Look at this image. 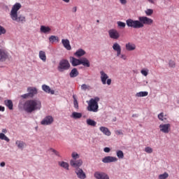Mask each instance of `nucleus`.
Segmentation results:
<instances>
[{"instance_id": "nucleus-17", "label": "nucleus", "mask_w": 179, "mask_h": 179, "mask_svg": "<svg viewBox=\"0 0 179 179\" xmlns=\"http://www.w3.org/2000/svg\"><path fill=\"white\" fill-rule=\"evenodd\" d=\"M40 31L41 33H43V34H50V33H51V28L50 27L41 25Z\"/></svg>"}, {"instance_id": "nucleus-38", "label": "nucleus", "mask_w": 179, "mask_h": 179, "mask_svg": "<svg viewBox=\"0 0 179 179\" xmlns=\"http://www.w3.org/2000/svg\"><path fill=\"white\" fill-rule=\"evenodd\" d=\"M158 119L160 121H164L165 120H167V118L164 117V113H161L158 115Z\"/></svg>"}, {"instance_id": "nucleus-45", "label": "nucleus", "mask_w": 179, "mask_h": 179, "mask_svg": "<svg viewBox=\"0 0 179 179\" xmlns=\"http://www.w3.org/2000/svg\"><path fill=\"white\" fill-rule=\"evenodd\" d=\"M169 65L171 68H176V62L170 60L169 62Z\"/></svg>"}, {"instance_id": "nucleus-7", "label": "nucleus", "mask_w": 179, "mask_h": 179, "mask_svg": "<svg viewBox=\"0 0 179 179\" xmlns=\"http://www.w3.org/2000/svg\"><path fill=\"white\" fill-rule=\"evenodd\" d=\"M108 35L109 37L113 40H118V38L120 37V32H118V31H117L115 29H110L108 31Z\"/></svg>"}, {"instance_id": "nucleus-32", "label": "nucleus", "mask_w": 179, "mask_h": 179, "mask_svg": "<svg viewBox=\"0 0 179 179\" xmlns=\"http://www.w3.org/2000/svg\"><path fill=\"white\" fill-rule=\"evenodd\" d=\"M87 124L90 127H96V125H97V122L92 119H87Z\"/></svg>"}, {"instance_id": "nucleus-13", "label": "nucleus", "mask_w": 179, "mask_h": 179, "mask_svg": "<svg viewBox=\"0 0 179 179\" xmlns=\"http://www.w3.org/2000/svg\"><path fill=\"white\" fill-rule=\"evenodd\" d=\"M76 173L77 175V177L80 179H85L86 178V173L83 171V169L80 168H77L76 169Z\"/></svg>"}, {"instance_id": "nucleus-22", "label": "nucleus", "mask_w": 179, "mask_h": 179, "mask_svg": "<svg viewBox=\"0 0 179 179\" xmlns=\"http://www.w3.org/2000/svg\"><path fill=\"white\" fill-rule=\"evenodd\" d=\"M99 131H101V132H103L104 135H106V136H111V131H110L108 128H107L106 127H101L99 128Z\"/></svg>"}, {"instance_id": "nucleus-53", "label": "nucleus", "mask_w": 179, "mask_h": 179, "mask_svg": "<svg viewBox=\"0 0 179 179\" xmlns=\"http://www.w3.org/2000/svg\"><path fill=\"white\" fill-rule=\"evenodd\" d=\"M78 10V8L76 6L73 8V12L76 13V12Z\"/></svg>"}, {"instance_id": "nucleus-52", "label": "nucleus", "mask_w": 179, "mask_h": 179, "mask_svg": "<svg viewBox=\"0 0 179 179\" xmlns=\"http://www.w3.org/2000/svg\"><path fill=\"white\" fill-rule=\"evenodd\" d=\"M120 58H122V59H124L125 61L127 59V56L125 55H121Z\"/></svg>"}, {"instance_id": "nucleus-16", "label": "nucleus", "mask_w": 179, "mask_h": 179, "mask_svg": "<svg viewBox=\"0 0 179 179\" xmlns=\"http://www.w3.org/2000/svg\"><path fill=\"white\" fill-rule=\"evenodd\" d=\"M70 62L72 65V66H78V65H80L81 64V59H76L73 57H70Z\"/></svg>"}, {"instance_id": "nucleus-48", "label": "nucleus", "mask_w": 179, "mask_h": 179, "mask_svg": "<svg viewBox=\"0 0 179 179\" xmlns=\"http://www.w3.org/2000/svg\"><path fill=\"white\" fill-rule=\"evenodd\" d=\"M21 97L22 99H27L28 97H30V94H29V93L24 94L22 95Z\"/></svg>"}, {"instance_id": "nucleus-40", "label": "nucleus", "mask_w": 179, "mask_h": 179, "mask_svg": "<svg viewBox=\"0 0 179 179\" xmlns=\"http://www.w3.org/2000/svg\"><path fill=\"white\" fill-rule=\"evenodd\" d=\"M71 157L73 158V160H76L77 159H79V154L78 152H72Z\"/></svg>"}, {"instance_id": "nucleus-36", "label": "nucleus", "mask_w": 179, "mask_h": 179, "mask_svg": "<svg viewBox=\"0 0 179 179\" xmlns=\"http://www.w3.org/2000/svg\"><path fill=\"white\" fill-rule=\"evenodd\" d=\"M158 178H159V179H166V178H169V173H167L165 172V173H163V174H160V175H159Z\"/></svg>"}, {"instance_id": "nucleus-6", "label": "nucleus", "mask_w": 179, "mask_h": 179, "mask_svg": "<svg viewBox=\"0 0 179 179\" xmlns=\"http://www.w3.org/2000/svg\"><path fill=\"white\" fill-rule=\"evenodd\" d=\"M101 80L103 85H107L110 86L111 85V78H108V75L106 73L103 71H100Z\"/></svg>"}, {"instance_id": "nucleus-29", "label": "nucleus", "mask_w": 179, "mask_h": 179, "mask_svg": "<svg viewBox=\"0 0 179 179\" xmlns=\"http://www.w3.org/2000/svg\"><path fill=\"white\" fill-rule=\"evenodd\" d=\"M71 117L74 118V120L82 118V113L78 112H73L71 115Z\"/></svg>"}, {"instance_id": "nucleus-20", "label": "nucleus", "mask_w": 179, "mask_h": 179, "mask_svg": "<svg viewBox=\"0 0 179 179\" xmlns=\"http://www.w3.org/2000/svg\"><path fill=\"white\" fill-rule=\"evenodd\" d=\"M8 59V54L0 49V62H5Z\"/></svg>"}, {"instance_id": "nucleus-15", "label": "nucleus", "mask_w": 179, "mask_h": 179, "mask_svg": "<svg viewBox=\"0 0 179 179\" xmlns=\"http://www.w3.org/2000/svg\"><path fill=\"white\" fill-rule=\"evenodd\" d=\"M62 44L63 45L64 48H66V50H68V51H71V50H72V47H71V43L69 42V40L62 39Z\"/></svg>"}, {"instance_id": "nucleus-55", "label": "nucleus", "mask_w": 179, "mask_h": 179, "mask_svg": "<svg viewBox=\"0 0 179 179\" xmlns=\"http://www.w3.org/2000/svg\"><path fill=\"white\" fill-rule=\"evenodd\" d=\"M0 111H5V107L0 106Z\"/></svg>"}, {"instance_id": "nucleus-2", "label": "nucleus", "mask_w": 179, "mask_h": 179, "mask_svg": "<svg viewBox=\"0 0 179 179\" xmlns=\"http://www.w3.org/2000/svg\"><path fill=\"white\" fill-rule=\"evenodd\" d=\"M24 110L26 113H29L41 110V101L37 99L27 100L24 103Z\"/></svg>"}, {"instance_id": "nucleus-30", "label": "nucleus", "mask_w": 179, "mask_h": 179, "mask_svg": "<svg viewBox=\"0 0 179 179\" xmlns=\"http://www.w3.org/2000/svg\"><path fill=\"white\" fill-rule=\"evenodd\" d=\"M4 103L6 107L9 108V110H13V103L11 100H6Z\"/></svg>"}, {"instance_id": "nucleus-11", "label": "nucleus", "mask_w": 179, "mask_h": 179, "mask_svg": "<svg viewBox=\"0 0 179 179\" xmlns=\"http://www.w3.org/2000/svg\"><path fill=\"white\" fill-rule=\"evenodd\" d=\"M94 176L96 179H110V177L107 173L100 171H96L94 173Z\"/></svg>"}, {"instance_id": "nucleus-35", "label": "nucleus", "mask_w": 179, "mask_h": 179, "mask_svg": "<svg viewBox=\"0 0 179 179\" xmlns=\"http://www.w3.org/2000/svg\"><path fill=\"white\" fill-rule=\"evenodd\" d=\"M116 155L117 156L118 159H122L124 157V152L122 150H117Z\"/></svg>"}, {"instance_id": "nucleus-37", "label": "nucleus", "mask_w": 179, "mask_h": 179, "mask_svg": "<svg viewBox=\"0 0 179 179\" xmlns=\"http://www.w3.org/2000/svg\"><path fill=\"white\" fill-rule=\"evenodd\" d=\"M81 90H84V91L90 90V86L86 84H83L81 85Z\"/></svg>"}, {"instance_id": "nucleus-47", "label": "nucleus", "mask_w": 179, "mask_h": 179, "mask_svg": "<svg viewBox=\"0 0 179 179\" xmlns=\"http://www.w3.org/2000/svg\"><path fill=\"white\" fill-rule=\"evenodd\" d=\"M50 150L55 153V155L56 156H57L58 157H61V155H59V152L57 151L56 150L53 149V148H50Z\"/></svg>"}, {"instance_id": "nucleus-58", "label": "nucleus", "mask_w": 179, "mask_h": 179, "mask_svg": "<svg viewBox=\"0 0 179 179\" xmlns=\"http://www.w3.org/2000/svg\"><path fill=\"white\" fill-rule=\"evenodd\" d=\"M63 2H66V3H69V2L71 1V0H62Z\"/></svg>"}, {"instance_id": "nucleus-25", "label": "nucleus", "mask_w": 179, "mask_h": 179, "mask_svg": "<svg viewBox=\"0 0 179 179\" xmlns=\"http://www.w3.org/2000/svg\"><path fill=\"white\" fill-rule=\"evenodd\" d=\"M70 78H76V76H79V71H78V69L74 68L71 70L69 73Z\"/></svg>"}, {"instance_id": "nucleus-23", "label": "nucleus", "mask_w": 179, "mask_h": 179, "mask_svg": "<svg viewBox=\"0 0 179 179\" xmlns=\"http://www.w3.org/2000/svg\"><path fill=\"white\" fill-rule=\"evenodd\" d=\"M80 65H83V66H86L87 68H90V62L86 57H83L81 59Z\"/></svg>"}, {"instance_id": "nucleus-1", "label": "nucleus", "mask_w": 179, "mask_h": 179, "mask_svg": "<svg viewBox=\"0 0 179 179\" xmlns=\"http://www.w3.org/2000/svg\"><path fill=\"white\" fill-rule=\"evenodd\" d=\"M126 24L128 27H132L133 29H142V27H145V24L152 26L153 24V20L148 17L141 16L138 17V20L128 19L126 20Z\"/></svg>"}, {"instance_id": "nucleus-14", "label": "nucleus", "mask_w": 179, "mask_h": 179, "mask_svg": "<svg viewBox=\"0 0 179 179\" xmlns=\"http://www.w3.org/2000/svg\"><path fill=\"white\" fill-rule=\"evenodd\" d=\"M125 48L127 51H135L136 50V45L132 42H129L126 43Z\"/></svg>"}, {"instance_id": "nucleus-27", "label": "nucleus", "mask_w": 179, "mask_h": 179, "mask_svg": "<svg viewBox=\"0 0 179 179\" xmlns=\"http://www.w3.org/2000/svg\"><path fill=\"white\" fill-rule=\"evenodd\" d=\"M85 54H86V52L85 50H83V49H79L74 53V55L79 58L80 57H83Z\"/></svg>"}, {"instance_id": "nucleus-60", "label": "nucleus", "mask_w": 179, "mask_h": 179, "mask_svg": "<svg viewBox=\"0 0 179 179\" xmlns=\"http://www.w3.org/2000/svg\"><path fill=\"white\" fill-rule=\"evenodd\" d=\"M95 1H100V0H95Z\"/></svg>"}, {"instance_id": "nucleus-51", "label": "nucleus", "mask_w": 179, "mask_h": 179, "mask_svg": "<svg viewBox=\"0 0 179 179\" xmlns=\"http://www.w3.org/2000/svg\"><path fill=\"white\" fill-rule=\"evenodd\" d=\"M120 3L122 5H126L127 4V0H119Z\"/></svg>"}, {"instance_id": "nucleus-24", "label": "nucleus", "mask_w": 179, "mask_h": 179, "mask_svg": "<svg viewBox=\"0 0 179 179\" xmlns=\"http://www.w3.org/2000/svg\"><path fill=\"white\" fill-rule=\"evenodd\" d=\"M39 58L41 59V61H43V62H45L47 61V55H45V52L40 50Z\"/></svg>"}, {"instance_id": "nucleus-33", "label": "nucleus", "mask_w": 179, "mask_h": 179, "mask_svg": "<svg viewBox=\"0 0 179 179\" xmlns=\"http://www.w3.org/2000/svg\"><path fill=\"white\" fill-rule=\"evenodd\" d=\"M49 41L50 43H55V41H59V38H58V36H55L54 35H52L49 37Z\"/></svg>"}, {"instance_id": "nucleus-56", "label": "nucleus", "mask_w": 179, "mask_h": 179, "mask_svg": "<svg viewBox=\"0 0 179 179\" xmlns=\"http://www.w3.org/2000/svg\"><path fill=\"white\" fill-rule=\"evenodd\" d=\"M0 166L1 167H5V162H1Z\"/></svg>"}, {"instance_id": "nucleus-57", "label": "nucleus", "mask_w": 179, "mask_h": 179, "mask_svg": "<svg viewBox=\"0 0 179 179\" xmlns=\"http://www.w3.org/2000/svg\"><path fill=\"white\" fill-rule=\"evenodd\" d=\"M2 132H3V134H6L8 132V131L6 130V129H3Z\"/></svg>"}, {"instance_id": "nucleus-46", "label": "nucleus", "mask_w": 179, "mask_h": 179, "mask_svg": "<svg viewBox=\"0 0 179 179\" xmlns=\"http://www.w3.org/2000/svg\"><path fill=\"white\" fill-rule=\"evenodd\" d=\"M141 73H142L143 75V76H148V73H149V70H145V69H142L141 71Z\"/></svg>"}, {"instance_id": "nucleus-12", "label": "nucleus", "mask_w": 179, "mask_h": 179, "mask_svg": "<svg viewBox=\"0 0 179 179\" xmlns=\"http://www.w3.org/2000/svg\"><path fill=\"white\" fill-rule=\"evenodd\" d=\"M103 163H115L118 162V159L115 157L107 156L102 159Z\"/></svg>"}, {"instance_id": "nucleus-49", "label": "nucleus", "mask_w": 179, "mask_h": 179, "mask_svg": "<svg viewBox=\"0 0 179 179\" xmlns=\"http://www.w3.org/2000/svg\"><path fill=\"white\" fill-rule=\"evenodd\" d=\"M116 135H124V133H122V130H117L115 131Z\"/></svg>"}, {"instance_id": "nucleus-50", "label": "nucleus", "mask_w": 179, "mask_h": 179, "mask_svg": "<svg viewBox=\"0 0 179 179\" xmlns=\"http://www.w3.org/2000/svg\"><path fill=\"white\" fill-rule=\"evenodd\" d=\"M103 151L105 152V153H109V152H110V148L106 147V148L103 149Z\"/></svg>"}, {"instance_id": "nucleus-9", "label": "nucleus", "mask_w": 179, "mask_h": 179, "mask_svg": "<svg viewBox=\"0 0 179 179\" xmlns=\"http://www.w3.org/2000/svg\"><path fill=\"white\" fill-rule=\"evenodd\" d=\"M54 122V117L51 115H48L41 122V125H51Z\"/></svg>"}, {"instance_id": "nucleus-44", "label": "nucleus", "mask_w": 179, "mask_h": 179, "mask_svg": "<svg viewBox=\"0 0 179 179\" xmlns=\"http://www.w3.org/2000/svg\"><path fill=\"white\" fill-rule=\"evenodd\" d=\"M6 33V29L3 28V27L0 25V36H2V34H5Z\"/></svg>"}, {"instance_id": "nucleus-39", "label": "nucleus", "mask_w": 179, "mask_h": 179, "mask_svg": "<svg viewBox=\"0 0 179 179\" xmlns=\"http://www.w3.org/2000/svg\"><path fill=\"white\" fill-rule=\"evenodd\" d=\"M73 104H74L75 108H79L78 100L76 99V97H75V95L73 96Z\"/></svg>"}, {"instance_id": "nucleus-34", "label": "nucleus", "mask_w": 179, "mask_h": 179, "mask_svg": "<svg viewBox=\"0 0 179 179\" xmlns=\"http://www.w3.org/2000/svg\"><path fill=\"white\" fill-rule=\"evenodd\" d=\"M0 139L1 141H6V142H9L10 139L6 136L3 133H0Z\"/></svg>"}, {"instance_id": "nucleus-31", "label": "nucleus", "mask_w": 179, "mask_h": 179, "mask_svg": "<svg viewBox=\"0 0 179 179\" xmlns=\"http://www.w3.org/2000/svg\"><path fill=\"white\" fill-rule=\"evenodd\" d=\"M149 94L148 92H140L136 94V97H146Z\"/></svg>"}, {"instance_id": "nucleus-10", "label": "nucleus", "mask_w": 179, "mask_h": 179, "mask_svg": "<svg viewBox=\"0 0 179 179\" xmlns=\"http://www.w3.org/2000/svg\"><path fill=\"white\" fill-rule=\"evenodd\" d=\"M70 164L71 167H74V169H79L82 164H83V161L82 159H78V160H75V159H71L70 161Z\"/></svg>"}, {"instance_id": "nucleus-4", "label": "nucleus", "mask_w": 179, "mask_h": 179, "mask_svg": "<svg viewBox=\"0 0 179 179\" xmlns=\"http://www.w3.org/2000/svg\"><path fill=\"white\" fill-rule=\"evenodd\" d=\"M100 101V98L96 96L94 99H91L88 102L87 110L92 113H97L99 111V102Z\"/></svg>"}, {"instance_id": "nucleus-3", "label": "nucleus", "mask_w": 179, "mask_h": 179, "mask_svg": "<svg viewBox=\"0 0 179 179\" xmlns=\"http://www.w3.org/2000/svg\"><path fill=\"white\" fill-rule=\"evenodd\" d=\"M21 8H22V4H20V3H15L13 6L11 11L10 13V16L12 20H15L18 23L26 22V17L24 16L20 15L19 17H17V11Z\"/></svg>"}, {"instance_id": "nucleus-42", "label": "nucleus", "mask_w": 179, "mask_h": 179, "mask_svg": "<svg viewBox=\"0 0 179 179\" xmlns=\"http://www.w3.org/2000/svg\"><path fill=\"white\" fill-rule=\"evenodd\" d=\"M145 152L146 153H149V154L153 153V149L152 148H150V147H146L145 148Z\"/></svg>"}, {"instance_id": "nucleus-19", "label": "nucleus", "mask_w": 179, "mask_h": 179, "mask_svg": "<svg viewBox=\"0 0 179 179\" xmlns=\"http://www.w3.org/2000/svg\"><path fill=\"white\" fill-rule=\"evenodd\" d=\"M42 90H43V92H45V93H48L50 94H54L55 93V91H54V90H51L50 86L47 85H43Z\"/></svg>"}, {"instance_id": "nucleus-59", "label": "nucleus", "mask_w": 179, "mask_h": 179, "mask_svg": "<svg viewBox=\"0 0 179 179\" xmlns=\"http://www.w3.org/2000/svg\"><path fill=\"white\" fill-rule=\"evenodd\" d=\"M96 22H97V23H99V22H100V20H97Z\"/></svg>"}, {"instance_id": "nucleus-18", "label": "nucleus", "mask_w": 179, "mask_h": 179, "mask_svg": "<svg viewBox=\"0 0 179 179\" xmlns=\"http://www.w3.org/2000/svg\"><path fill=\"white\" fill-rule=\"evenodd\" d=\"M113 49L114 51H116L117 57H120V55H121V45H120V44L115 43L113 45Z\"/></svg>"}, {"instance_id": "nucleus-21", "label": "nucleus", "mask_w": 179, "mask_h": 179, "mask_svg": "<svg viewBox=\"0 0 179 179\" xmlns=\"http://www.w3.org/2000/svg\"><path fill=\"white\" fill-rule=\"evenodd\" d=\"M27 92H29L30 97H33L34 94H37V88L29 87L27 88Z\"/></svg>"}, {"instance_id": "nucleus-28", "label": "nucleus", "mask_w": 179, "mask_h": 179, "mask_svg": "<svg viewBox=\"0 0 179 179\" xmlns=\"http://www.w3.org/2000/svg\"><path fill=\"white\" fill-rule=\"evenodd\" d=\"M58 164L60 166V167L65 169V170H69V164H68V162H65L64 161L59 162Z\"/></svg>"}, {"instance_id": "nucleus-8", "label": "nucleus", "mask_w": 179, "mask_h": 179, "mask_svg": "<svg viewBox=\"0 0 179 179\" xmlns=\"http://www.w3.org/2000/svg\"><path fill=\"white\" fill-rule=\"evenodd\" d=\"M159 130L163 134H169L171 131V124H162L159 125Z\"/></svg>"}, {"instance_id": "nucleus-41", "label": "nucleus", "mask_w": 179, "mask_h": 179, "mask_svg": "<svg viewBox=\"0 0 179 179\" xmlns=\"http://www.w3.org/2000/svg\"><path fill=\"white\" fill-rule=\"evenodd\" d=\"M117 26H118V27H122V29H124L125 27V26H127V24H125V22L118 21L117 22Z\"/></svg>"}, {"instance_id": "nucleus-5", "label": "nucleus", "mask_w": 179, "mask_h": 179, "mask_svg": "<svg viewBox=\"0 0 179 179\" xmlns=\"http://www.w3.org/2000/svg\"><path fill=\"white\" fill-rule=\"evenodd\" d=\"M71 68V64L66 59H62L59 62L57 67L59 72H64V71H68Z\"/></svg>"}, {"instance_id": "nucleus-26", "label": "nucleus", "mask_w": 179, "mask_h": 179, "mask_svg": "<svg viewBox=\"0 0 179 179\" xmlns=\"http://www.w3.org/2000/svg\"><path fill=\"white\" fill-rule=\"evenodd\" d=\"M15 145H17L18 149H22V150H23V149L26 148V143L21 141H17L15 142Z\"/></svg>"}, {"instance_id": "nucleus-43", "label": "nucleus", "mask_w": 179, "mask_h": 179, "mask_svg": "<svg viewBox=\"0 0 179 179\" xmlns=\"http://www.w3.org/2000/svg\"><path fill=\"white\" fill-rule=\"evenodd\" d=\"M145 15H147V16H152V15H153V10L152 9H147L145 10Z\"/></svg>"}, {"instance_id": "nucleus-54", "label": "nucleus", "mask_w": 179, "mask_h": 179, "mask_svg": "<svg viewBox=\"0 0 179 179\" xmlns=\"http://www.w3.org/2000/svg\"><path fill=\"white\" fill-rule=\"evenodd\" d=\"M150 3H155L156 2V0H148Z\"/></svg>"}]
</instances>
